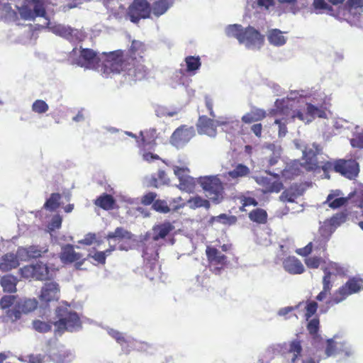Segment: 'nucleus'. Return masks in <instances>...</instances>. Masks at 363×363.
I'll return each instance as SVG.
<instances>
[{"label": "nucleus", "instance_id": "f257e3e1", "mask_svg": "<svg viewBox=\"0 0 363 363\" xmlns=\"http://www.w3.org/2000/svg\"><path fill=\"white\" fill-rule=\"evenodd\" d=\"M77 55L76 49L72 50L69 56L72 64L84 69L98 70L106 77H108L111 73H119L122 69L119 51L98 54L91 49L84 48Z\"/></svg>", "mask_w": 363, "mask_h": 363}, {"label": "nucleus", "instance_id": "f03ea898", "mask_svg": "<svg viewBox=\"0 0 363 363\" xmlns=\"http://www.w3.org/2000/svg\"><path fill=\"white\" fill-rule=\"evenodd\" d=\"M275 106L280 108L287 116H290V118H287L288 120H298L305 124L312 122L315 118H327V113L322 106L311 103H306L303 111L298 109L296 101L292 97L277 99Z\"/></svg>", "mask_w": 363, "mask_h": 363}, {"label": "nucleus", "instance_id": "7ed1b4c3", "mask_svg": "<svg viewBox=\"0 0 363 363\" xmlns=\"http://www.w3.org/2000/svg\"><path fill=\"white\" fill-rule=\"evenodd\" d=\"M145 46L139 40H133L130 50L128 51L129 56L123 59V52L118 50L120 53L121 64L123 71L129 77L130 80L137 81L143 79L145 75L147 70L142 62V55L145 52Z\"/></svg>", "mask_w": 363, "mask_h": 363}, {"label": "nucleus", "instance_id": "20e7f679", "mask_svg": "<svg viewBox=\"0 0 363 363\" xmlns=\"http://www.w3.org/2000/svg\"><path fill=\"white\" fill-rule=\"evenodd\" d=\"M239 121L233 117H219L217 120L201 116L197 123V130L199 134H205L210 137H216V127L222 126L223 130L230 132V129L239 128Z\"/></svg>", "mask_w": 363, "mask_h": 363}, {"label": "nucleus", "instance_id": "39448f33", "mask_svg": "<svg viewBox=\"0 0 363 363\" xmlns=\"http://www.w3.org/2000/svg\"><path fill=\"white\" fill-rule=\"evenodd\" d=\"M58 320L54 323L55 333L61 335L65 331L74 332L81 328V321L77 313L67 306H60L56 310Z\"/></svg>", "mask_w": 363, "mask_h": 363}, {"label": "nucleus", "instance_id": "423d86ee", "mask_svg": "<svg viewBox=\"0 0 363 363\" xmlns=\"http://www.w3.org/2000/svg\"><path fill=\"white\" fill-rule=\"evenodd\" d=\"M202 187L206 197L210 200L219 203L223 199L224 189L223 184L217 176H205L196 179Z\"/></svg>", "mask_w": 363, "mask_h": 363}, {"label": "nucleus", "instance_id": "0eeeda50", "mask_svg": "<svg viewBox=\"0 0 363 363\" xmlns=\"http://www.w3.org/2000/svg\"><path fill=\"white\" fill-rule=\"evenodd\" d=\"M41 28L48 29L55 35L73 43L81 42L86 38L82 29L72 27L69 24H46L42 26Z\"/></svg>", "mask_w": 363, "mask_h": 363}, {"label": "nucleus", "instance_id": "6e6552de", "mask_svg": "<svg viewBox=\"0 0 363 363\" xmlns=\"http://www.w3.org/2000/svg\"><path fill=\"white\" fill-rule=\"evenodd\" d=\"M189 163L185 160H178L172 164L174 174L178 178L179 184L178 187L186 192H191L196 186V179L189 176Z\"/></svg>", "mask_w": 363, "mask_h": 363}, {"label": "nucleus", "instance_id": "1a4fd4ad", "mask_svg": "<svg viewBox=\"0 0 363 363\" xmlns=\"http://www.w3.org/2000/svg\"><path fill=\"white\" fill-rule=\"evenodd\" d=\"M295 147L301 150L303 159L305 160L304 167L308 171L315 170L319 167L317 155L320 154L321 149L315 143L305 145L301 141L295 140L294 141Z\"/></svg>", "mask_w": 363, "mask_h": 363}, {"label": "nucleus", "instance_id": "9d476101", "mask_svg": "<svg viewBox=\"0 0 363 363\" xmlns=\"http://www.w3.org/2000/svg\"><path fill=\"white\" fill-rule=\"evenodd\" d=\"M362 289V281L361 279H351L333 293L328 303L331 305L338 304L345 301L349 296L359 292Z\"/></svg>", "mask_w": 363, "mask_h": 363}, {"label": "nucleus", "instance_id": "9b49d317", "mask_svg": "<svg viewBox=\"0 0 363 363\" xmlns=\"http://www.w3.org/2000/svg\"><path fill=\"white\" fill-rule=\"evenodd\" d=\"M26 6L18 8L22 19L33 21L37 16H43L45 13L43 6V0H25Z\"/></svg>", "mask_w": 363, "mask_h": 363}, {"label": "nucleus", "instance_id": "f8f14e48", "mask_svg": "<svg viewBox=\"0 0 363 363\" xmlns=\"http://www.w3.org/2000/svg\"><path fill=\"white\" fill-rule=\"evenodd\" d=\"M239 43L251 50H259L264 43V37L253 27L248 26L242 31Z\"/></svg>", "mask_w": 363, "mask_h": 363}, {"label": "nucleus", "instance_id": "ddd939ff", "mask_svg": "<svg viewBox=\"0 0 363 363\" xmlns=\"http://www.w3.org/2000/svg\"><path fill=\"white\" fill-rule=\"evenodd\" d=\"M195 135L193 127L182 125L177 128L170 138V143L177 149L184 147Z\"/></svg>", "mask_w": 363, "mask_h": 363}, {"label": "nucleus", "instance_id": "4468645a", "mask_svg": "<svg viewBox=\"0 0 363 363\" xmlns=\"http://www.w3.org/2000/svg\"><path fill=\"white\" fill-rule=\"evenodd\" d=\"M38 306L35 298L20 299L15 304L14 310H9L7 316L11 321H16L21 317V313H28L34 311Z\"/></svg>", "mask_w": 363, "mask_h": 363}, {"label": "nucleus", "instance_id": "2eb2a0df", "mask_svg": "<svg viewBox=\"0 0 363 363\" xmlns=\"http://www.w3.org/2000/svg\"><path fill=\"white\" fill-rule=\"evenodd\" d=\"M132 22H136L141 18L150 17L152 9L146 0H135L129 7L128 11Z\"/></svg>", "mask_w": 363, "mask_h": 363}, {"label": "nucleus", "instance_id": "dca6fc26", "mask_svg": "<svg viewBox=\"0 0 363 363\" xmlns=\"http://www.w3.org/2000/svg\"><path fill=\"white\" fill-rule=\"evenodd\" d=\"M334 169L350 179L356 177L359 171L358 163L353 160L337 161L334 164Z\"/></svg>", "mask_w": 363, "mask_h": 363}, {"label": "nucleus", "instance_id": "f3484780", "mask_svg": "<svg viewBox=\"0 0 363 363\" xmlns=\"http://www.w3.org/2000/svg\"><path fill=\"white\" fill-rule=\"evenodd\" d=\"M48 251L47 246L32 245L28 247H21L18 248V256L21 261H26L31 258H38Z\"/></svg>", "mask_w": 363, "mask_h": 363}, {"label": "nucleus", "instance_id": "a211bd4d", "mask_svg": "<svg viewBox=\"0 0 363 363\" xmlns=\"http://www.w3.org/2000/svg\"><path fill=\"white\" fill-rule=\"evenodd\" d=\"M60 298L59 285L55 282H48L42 287L40 298L42 301L48 303L57 301Z\"/></svg>", "mask_w": 363, "mask_h": 363}, {"label": "nucleus", "instance_id": "6ab92c4d", "mask_svg": "<svg viewBox=\"0 0 363 363\" xmlns=\"http://www.w3.org/2000/svg\"><path fill=\"white\" fill-rule=\"evenodd\" d=\"M21 261L18 256V251L16 254L9 252L5 254L0 259V270L1 272H9L18 267Z\"/></svg>", "mask_w": 363, "mask_h": 363}, {"label": "nucleus", "instance_id": "aec40b11", "mask_svg": "<svg viewBox=\"0 0 363 363\" xmlns=\"http://www.w3.org/2000/svg\"><path fill=\"white\" fill-rule=\"evenodd\" d=\"M283 267L286 272L291 274H301L305 271L303 264L294 256H290L284 259Z\"/></svg>", "mask_w": 363, "mask_h": 363}, {"label": "nucleus", "instance_id": "412c9836", "mask_svg": "<svg viewBox=\"0 0 363 363\" xmlns=\"http://www.w3.org/2000/svg\"><path fill=\"white\" fill-rule=\"evenodd\" d=\"M174 228L169 222H165L153 226L152 231L149 233L153 240L157 241L164 239Z\"/></svg>", "mask_w": 363, "mask_h": 363}, {"label": "nucleus", "instance_id": "4be33fe9", "mask_svg": "<svg viewBox=\"0 0 363 363\" xmlns=\"http://www.w3.org/2000/svg\"><path fill=\"white\" fill-rule=\"evenodd\" d=\"M81 258V255L74 250L72 245H66L62 247L60 259L63 263H72L79 260Z\"/></svg>", "mask_w": 363, "mask_h": 363}, {"label": "nucleus", "instance_id": "5701e85b", "mask_svg": "<svg viewBox=\"0 0 363 363\" xmlns=\"http://www.w3.org/2000/svg\"><path fill=\"white\" fill-rule=\"evenodd\" d=\"M277 113H279L280 114L283 115L284 117L281 119H276L274 121L275 124H277L279 125V137H284L287 133V129L286 127V123H289L291 122H295L296 121L294 120H288L287 118H290V116H287L286 114H284L280 108H278L276 106V110L272 109L270 111V114L274 115Z\"/></svg>", "mask_w": 363, "mask_h": 363}, {"label": "nucleus", "instance_id": "b1692460", "mask_svg": "<svg viewBox=\"0 0 363 363\" xmlns=\"http://www.w3.org/2000/svg\"><path fill=\"white\" fill-rule=\"evenodd\" d=\"M267 116L264 109L252 107L251 111L242 117V121L245 123H251L262 120Z\"/></svg>", "mask_w": 363, "mask_h": 363}, {"label": "nucleus", "instance_id": "393cba45", "mask_svg": "<svg viewBox=\"0 0 363 363\" xmlns=\"http://www.w3.org/2000/svg\"><path fill=\"white\" fill-rule=\"evenodd\" d=\"M267 39L270 44L277 47L284 45L286 42L284 33L279 29L269 30Z\"/></svg>", "mask_w": 363, "mask_h": 363}, {"label": "nucleus", "instance_id": "a878e982", "mask_svg": "<svg viewBox=\"0 0 363 363\" xmlns=\"http://www.w3.org/2000/svg\"><path fill=\"white\" fill-rule=\"evenodd\" d=\"M174 0H159L152 7V15L157 17L164 14L174 4Z\"/></svg>", "mask_w": 363, "mask_h": 363}, {"label": "nucleus", "instance_id": "bb28decb", "mask_svg": "<svg viewBox=\"0 0 363 363\" xmlns=\"http://www.w3.org/2000/svg\"><path fill=\"white\" fill-rule=\"evenodd\" d=\"M340 195V191H335L330 193L328 197L326 202L328 206L332 208H337L343 206L347 201V199L345 197H338Z\"/></svg>", "mask_w": 363, "mask_h": 363}, {"label": "nucleus", "instance_id": "cd10ccee", "mask_svg": "<svg viewBox=\"0 0 363 363\" xmlns=\"http://www.w3.org/2000/svg\"><path fill=\"white\" fill-rule=\"evenodd\" d=\"M17 279L10 274L5 275L1 279V286L4 291L13 293L16 291Z\"/></svg>", "mask_w": 363, "mask_h": 363}, {"label": "nucleus", "instance_id": "c85d7f7f", "mask_svg": "<svg viewBox=\"0 0 363 363\" xmlns=\"http://www.w3.org/2000/svg\"><path fill=\"white\" fill-rule=\"evenodd\" d=\"M206 255L210 262L217 264H223L226 259L223 254L214 247H208L206 248Z\"/></svg>", "mask_w": 363, "mask_h": 363}, {"label": "nucleus", "instance_id": "c756f323", "mask_svg": "<svg viewBox=\"0 0 363 363\" xmlns=\"http://www.w3.org/2000/svg\"><path fill=\"white\" fill-rule=\"evenodd\" d=\"M133 235L124 229L122 227H118L116 228L114 232L109 233L106 238L108 240H122V239H127V240H131L133 238Z\"/></svg>", "mask_w": 363, "mask_h": 363}, {"label": "nucleus", "instance_id": "7c9ffc66", "mask_svg": "<svg viewBox=\"0 0 363 363\" xmlns=\"http://www.w3.org/2000/svg\"><path fill=\"white\" fill-rule=\"evenodd\" d=\"M94 203L104 210L113 208L115 200L112 196L104 194L95 200Z\"/></svg>", "mask_w": 363, "mask_h": 363}, {"label": "nucleus", "instance_id": "2f4dec72", "mask_svg": "<svg viewBox=\"0 0 363 363\" xmlns=\"http://www.w3.org/2000/svg\"><path fill=\"white\" fill-rule=\"evenodd\" d=\"M35 279L45 280L50 278V270L48 266L42 262L34 264Z\"/></svg>", "mask_w": 363, "mask_h": 363}, {"label": "nucleus", "instance_id": "473e14b6", "mask_svg": "<svg viewBox=\"0 0 363 363\" xmlns=\"http://www.w3.org/2000/svg\"><path fill=\"white\" fill-rule=\"evenodd\" d=\"M313 6L319 13H325L330 16H335L333 7L328 5L325 0H313Z\"/></svg>", "mask_w": 363, "mask_h": 363}, {"label": "nucleus", "instance_id": "72a5a7b5", "mask_svg": "<svg viewBox=\"0 0 363 363\" xmlns=\"http://www.w3.org/2000/svg\"><path fill=\"white\" fill-rule=\"evenodd\" d=\"M185 62L186 65V71L194 74V72L198 70L201 65L199 57L188 56L185 58Z\"/></svg>", "mask_w": 363, "mask_h": 363}, {"label": "nucleus", "instance_id": "f704fd0d", "mask_svg": "<svg viewBox=\"0 0 363 363\" xmlns=\"http://www.w3.org/2000/svg\"><path fill=\"white\" fill-rule=\"evenodd\" d=\"M250 173V169L242 164H238L235 169L232 171L228 172V174L233 179L238 177H242L248 175Z\"/></svg>", "mask_w": 363, "mask_h": 363}, {"label": "nucleus", "instance_id": "c9c22d12", "mask_svg": "<svg viewBox=\"0 0 363 363\" xmlns=\"http://www.w3.org/2000/svg\"><path fill=\"white\" fill-rule=\"evenodd\" d=\"M243 29L240 24H230L225 28V33L229 37H235L238 41L242 36Z\"/></svg>", "mask_w": 363, "mask_h": 363}, {"label": "nucleus", "instance_id": "e433bc0d", "mask_svg": "<svg viewBox=\"0 0 363 363\" xmlns=\"http://www.w3.org/2000/svg\"><path fill=\"white\" fill-rule=\"evenodd\" d=\"M267 214L263 209H255L250 213L249 217L251 220L259 223H264L267 220Z\"/></svg>", "mask_w": 363, "mask_h": 363}, {"label": "nucleus", "instance_id": "4c0bfd02", "mask_svg": "<svg viewBox=\"0 0 363 363\" xmlns=\"http://www.w3.org/2000/svg\"><path fill=\"white\" fill-rule=\"evenodd\" d=\"M60 198L61 196L59 194H52L44 204L45 208L51 211L57 209L60 205Z\"/></svg>", "mask_w": 363, "mask_h": 363}, {"label": "nucleus", "instance_id": "58836bf2", "mask_svg": "<svg viewBox=\"0 0 363 363\" xmlns=\"http://www.w3.org/2000/svg\"><path fill=\"white\" fill-rule=\"evenodd\" d=\"M189 206L191 208H196L199 207H205L209 208L210 203L208 201L202 199L200 196H195L188 200Z\"/></svg>", "mask_w": 363, "mask_h": 363}, {"label": "nucleus", "instance_id": "ea45409f", "mask_svg": "<svg viewBox=\"0 0 363 363\" xmlns=\"http://www.w3.org/2000/svg\"><path fill=\"white\" fill-rule=\"evenodd\" d=\"M16 299L17 297L13 295L4 296L0 300V306L4 310L7 309L6 312L9 310H14L15 308L11 309H10L9 308L12 306L14 303L16 304V302H18Z\"/></svg>", "mask_w": 363, "mask_h": 363}, {"label": "nucleus", "instance_id": "a19ab883", "mask_svg": "<svg viewBox=\"0 0 363 363\" xmlns=\"http://www.w3.org/2000/svg\"><path fill=\"white\" fill-rule=\"evenodd\" d=\"M140 135L142 136V145L145 147L146 145H150L156 138V130L152 129L145 133L141 131Z\"/></svg>", "mask_w": 363, "mask_h": 363}, {"label": "nucleus", "instance_id": "79ce46f5", "mask_svg": "<svg viewBox=\"0 0 363 363\" xmlns=\"http://www.w3.org/2000/svg\"><path fill=\"white\" fill-rule=\"evenodd\" d=\"M33 328L39 333H46L51 330L52 324L36 320L33 322Z\"/></svg>", "mask_w": 363, "mask_h": 363}, {"label": "nucleus", "instance_id": "37998d69", "mask_svg": "<svg viewBox=\"0 0 363 363\" xmlns=\"http://www.w3.org/2000/svg\"><path fill=\"white\" fill-rule=\"evenodd\" d=\"M214 221L219 222L223 224H234L235 223L237 218L234 216H228L225 213L220 214L218 216L212 218Z\"/></svg>", "mask_w": 363, "mask_h": 363}, {"label": "nucleus", "instance_id": "c03bdc74", "mask_svg": "<svg viewBox=\"0 0 363 363\" xmlns=\"http://www.w3.org/2000/svg\"><path fill=\"white\" fill-rule=\"evenodd\" d=\"M48 108L49 106L46 102L40 99L34 101L32 106L33 111L38 113H44L48 110Z\"/></svg>", "mask_w": 363, "mask_h": 363}, {"label": "nucleus", "instance_id": "a18cd8bd", "mask_svg": "<svg viewBox=\"0 0 363 363\" xmlns=\"http://www.w3.org/2000/svg\"><path fill=\"white\" fill-rule=\"evenodd\" d=\"M301 352V346L299 341L294 340L290 345L289 352L293 353V357H291V362L295 363L296 359L298 355L300 354Z\"/></svg>", "mask_w": 363, "mask_h": 363}, {"label": "nucleus", "instance_id": "49530a36", "mask_svg": "<svg viewBox=\"0 0 363 363\" xmlns=\"http://www.w3.org/2000/svg\"><path fill=\"white\" fill-rule=\"evenodd\" d=\"M298 194H296L293 189H287L284 191L280 196V200L281 201L294 202L298 197Z\"/></svg>", "mask_w": 363, "mask_h": 363}, {"label": "nucleus", "instance_id": "de8ad7c7", "mask_svg": "<svg viewBox=\"0 0 363 363\" xmlns=\"http://www.w3.org/2000/svg\"><path fill=\"white\" fill-rule=\"evenodd\" d=\"M152 208L160 213H167L169 212L170 208L164 201L157 200L152 204Z\"/></svg>", "mask_w": 363, "mask_h": 363}, {"label": "nucleus", "instance_id": "09e8293b", "mask_svg": "<svg viewBox=\"0 0 363 363\" xmlns=\"http://www.w3.org/2000/svg\"><path fill=\"white\" fill-rule=\"evenodd\" d=\"M323 272L325 275L323 278V289L330 291L333 286L331 284L332 272L328 269H324Z\"/></svg>", "mask_w": 363, "mask_h": 363}, {"label": "nucleus", "instance_id": "8fccbe9b", "mask_svg": "<svg viewBox=\"0 0 363 363\" xmlns=\"http://www.w3.org/2000/svg\"><path fill=\"white\" fill-rule=\"evenodd\" d=\"M34 264L27 265L20 269V272L22 277L29 279H35V271Z\"/></svg>", "mask_w": 363, "mask_h": 363}, {"label": "nucleus", "instance_id": "3c124183", "mask_svg": "<svg viewBox=\"0 0 363 363\" xmlns=\"http://www.w3.org/2000/svg\"><path fill=\"white\" fill-rule=\"evenodd\" d=\"M321 261L322 259L320 257H311L305 259V264L308 268L317 269L319 267Z\"/></svg>", "mask_w": 363, "mask_h": 363}, {"label": "nucleus", "instance_id": "603ef678", "mask_svg": "<svg viewBox=\"0 0 363 363\" xmlns=\"http://www.w3.org/2000/svg\"><path fill=\"white\" fill-rule=\"evenodd\" d=\"M346 221V214L344 213H337L330 220V224L333 226H338Z\"/></svg>", "mask_w": 363, "mask_h": 363}, {"label": "nucleus", "instance_id": "864d4df0", "mask_svg": "<svg viewBox=\"0 0 363 363\" xmlns=\"http://www.w3.org/2000/svg\"><path fill=\"white\" fill-rule=\"evenodd\" d=\"M62 218L59 215H55L52 217L50 223L48 225V229L50 232L54 231L61 227Z\"/></svg>", "mask_w": 363, "mask_h": 363}, {"label": "nucleus", "instance_id": "5fc2aeb1", "mask_svg": "<svg viewBox=\"0 0 363 363\" xmlns=\"http://www.w3.org/2000/svg\"><path fill=\"white\" fill-rule=\"evenodd\" d=\"M346 5L350 12L352 13L353 10L363 8V0H347Z\"/></svg>", "mask_w": 363, "mask_h": 363}, {"label": "nucleus", "instance_id": "6e6d98bb", "mask_svg": "<svg viewBox=\"0 0 363 363\" xmlns=\"http://www.w3.org/2000/svg\"><path fill=\"white\" fill-rule=\"evenodd\" d=\"M313 242H310L306 246L296 250V253L302 257H307L313 250Z\"/></svg>", "mask_w": 363, "mask_h": 363}, {"label": "nucleus", "instance_id": "4d7b16f0", "mask_svg": "<svg viewBox=\"0 0 363 363\" xmlns=\"http://www.w3.org/2000/svg\"><path fill=\"white\" fill-rule=\"evenodd\" d=\"M336 350H339V348L337 347L336 343L333 341V340L330 339L328 340V345L325 350V354L327 357L333 356L335 354Z\"/></svg>", "mask_w": 363, "mask_h": 363}, {"label": "nucleus", "instance_id": "13d9d810", "mask_svg": "<svg viewBox=\"0 0 363 363\" xmlns=\"http://www.w3.org/2000/svg\"><path fill=\"white\" fill-rule=\"evenodd\" d=\"M307 328L311 334H315L318 332L319 328L318 318H314L310 320Z\"/></svg>", "mask_w": 363, "mask_h": 363}, {"label": "nucleus", "instance_id": "bf43d9fd", "mask_svg": "<svg viewBox=\"0 0 363 363\" xmlns=\"http://www.w3.org/2000/svg\"><path fill=\"white\" fill-rule=\"evenodd\" d=\"M318 308V303L315 301H311L308 303L306 306V316L307 318V320L312 315H313Z\"/></svg>", "mask_w": 363, "mask_h": 363}, {"label": "nucleus", "instance_id": "052dcab7", "mask_svg": "<svg viewBox=\"0 0 363 363\" xmlns=\"http://www.w3.org/2000/svg\"><path fill=\"white\" fill-rule=\"evenodd\" d=\"M108 334L112 336L113 338L116 340V341L123 345V342H126L128 340L124 337L122 333L114 330L113 329H110L108 331Z\"/></svg>", "mask_w": 363, "mask_h": 363}, {"label": "nucleus", "instance_id": "680f3d73", "mask_svg": "<svg viewBox=\"0 0 363 363\" xmlns=\"http://www.w3.org/2000/svg\"><path fill=\"white\" fill-rule=\"evenodd\" d=\"M155 113L158 117H164L165 116L172 117L175 116L177 113L175 111H169L165 107L163 106H158L155 109Z\"/></svg>", "mask_w": 363, "mask_h": 363}, {"label": "nucleus", "instance_id": "e2e57ef3", "mask_svg": "<svg viewBox=\"0 0 363 363\" xmlns=\"http://www.w3.org/2000/svg\"><path fill=\"white\" fill-rule=\"evenodd\" d=\"M45 357V355L40 354H30L26 357V361H28V363H44Z\"/></svg>", "mask_w": 363, "mask_h": 363}, {"label": "nucleus", "instance_id": "0e129e2a", "mask_svg": "<svg viewBox=\"0 0 363 363\" xmlns=\"http://www.w3.org/2000/svg\"><path fill=\"white\" fill-rule=\"evenodd\" d=\"M350 143L354 147L363 148V132L358 133L355 138L351 139Z\"/></svg>", "mask_w": 363, "mask_h": 363}, {"label": "nucleus", "instance_id": "69168bd1", "mask_svg": "<svg viewBox=\"0 0 363 363\" xmlns=\"http://www.w3.org/2000/svg\"><path fill=\"white\" fill-rule=\"evenodd\" d=\"M325 269L330 270L332 272V275L343 274L345 273L344 269L335 262L331 263L330 266Z\"/></svg>", "mask_w": 363, "mask_h": 363}, {"label": "nucleus", "instance_id": "338daca9", "mask_svg": "<svg viewBox=\"0 0 363 363\" xmlns=\"http://www.w3.org/2000/svg\"><path fill=\"white\" fill-rule=\"evenodd\" d=\"M169 179L167 177L166 173L163 170H160L157 174V178L155 179V182L157 183L155 186L156 187L158 186V184H167Z\"/></svg>", "mask_w": 363, "mask_h": 363}, {"label": "nucleus", "instance_id": "774afa93", "mask_svg": "<svg viewBox=\"0 0 363 363\" xmlns=\"http://www.w3.org/2000/svg\"><path fill=\"white\" fill-rule=\"evenodd\" d=\"M282 188L281 183L275 181V182H270V184L267 186V191L269 192H279L281 191Z\"/></svg>", "mask_w": 363, "mask_h": 363}]
</instances>
